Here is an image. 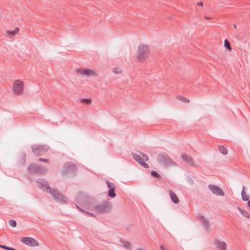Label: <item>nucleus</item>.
Instances as JSON below:
<instances>
[{"instance_id": "obj_16", "label": "nucleus", "mask_w": 250, "mask_h": 250, "mask_svg": "<svg viewBox=\"0 0 250 250\" xmlns=\"http://www.w3.org/2000/svg\"><path fill=\"white\" fill-rule=\"evenodd\" d=\"M201 222L203 223L205 230H208L209 227V223L208 219L205 218L204 216H200Z\"/></svg>"}, {"instance_id": "obj_22", "label": "nucleus", "mask_w": 250, "mask_h": 250, "mask_svg": "<svg viewBox=\"0 0 250 250\" xmlns=\"http://www.w3.org/2000/svg\"><path fill=\"white\" fill-rule=\"evenodd\" d=\"M242 199L243 201H246L249 200L250 196L249 195L246 194V192L245 190H242L241 192Z\"/></svg>"}, {"instance_id": "obj_7", "label": "nucleus", "mask_w": 250, "mask_h": 250, "mask_svg": "<svg viewBox=\"0 0 250 250\" xmlns=\"http://www.w3.org/2000/svg\"><path fill=\"white\" fill-rule=\"evenodd\" d=\"M27 170L31 174H40L45 172V168L42 166L34 163L28 166Z\"/></svg>"}, {"instance_id": "obj_15", "label": "nucleus", "mask_w": 250, "mask_h": 250, "mask_svg": "<svg viewBox=\"0 0 250 250\" xmlns=\"http://www.w3.org/2000/svg\"><path fill=\"white\" fill-rule=\"evenodd\" d=\"M169 193L173 203L176 204H178L179 203V200L176 194L171 189L169 190Z\"/></svg>"}, {"instance_id": "obj_40", "label": "nucleus", "mask_w": 250, "mask_h": 250, "mask_svg": "<svg viewBox=\"0 0 250 250\" xmlns=\"http://www.w3.org/2000/svg\"><path fill=\"white\" fill-rule=\"evenodd\" d=\"M189 183H191L192 184H193V181L191 179H190Z\"/></svg>"}, {"instance_id": "obj_33", "label": "nucleus", "mask_w": 250, "mask_h": 250, "mask_svg": "<svg viewBox=\"0 0 250 250\" xmlns=\"http://www.w3.org/2000/svg\"><path fill=\"white\" fill-rule=\"evenodd\" d=\"M85 214H87L88 216L95 217V215L90 212H88L86 211H85Z\"/></svg>"}, {"instance_id": "obj_29", "label": "nucleus", "mask_w": 250, "mask_h": 250, "mask_svg": "<svg viewBox=\"0 0 250 250\" xmlns=\"http://www.w3.org/2000/svg\"><path fill=\"white\" fill-rule=\"evenodd\" d=\"M9 225L12 227H16L17 225V222L14 220H10L9 221Z\"/></svg>"}, {"instance_id": "obj_13", "label": "nucleus", "mask_w": 250, "mask_h": 250, "mask_svg": "<svg viewBox=\"0 0 250 250\" xmlns=\"http://www.w3.org/2000/svg\"><path fill=\"white\" fill-rule=\"evenodd\" d=\"M131 155L134 159L138 162L142 166L145 168H148V165L145 162L144 160L141 157L135 153H132Z\"/></svg>"}, {"instance_id": "obj_10", "label": "nucleus", "mask_w": 250, "mask_h": 250, "mask_svg": "<svg viewBox=\"0 0 250 250\" xmlns=\"http://www.w3.org/2000/svg\"><path fill=\"white\" fill-rule=\"evenodd\" d=\"M208 188L214 194L218 196H224L225 193L221 188L218 186L210 184L208 186Z\"/></svg>"}, {"instance_id": "obj_19", "label": "nucleus", "mask_w": 250, "mask_h": 250, "mask_svg": "<svg viewBox=\"0 0 250 250\" xmlns=\"http://www.w3.org/2000/svg\"><path fill=\"white\" fill-rule=\"evenodd\" d=\"M19 29L18 27L15 28V29L12 31L7 30L6 31L7 34L11 36V37L15 36L18 32Z\"/></svg>"}, {"instance_id": "obj_12", "label": "nucleus", "mask_w": 250, "mask_h": 250, "mask_svg": "<svg viewBox=\"0 0 250 250\" xmlns=\"http://www.w3.org/2000/svg\"><path fill=\"white\" fill-rule=\"evenodd\" d=\"M181 158L183 160V161L187 163L189 166L192 167L195 166V162L192 158V157L186 153H182L181 154Z\"/></svg>"}, {"instance_id": "obj_43", "label": "nucleus", "mask_w": 250, "mask_h": 250, "mask_svg": "<svg viewBox=\"0 0 250 250\" xmlns=\"http://www.w3.org/2000/svg\"><path fill=\"white\" fill-rule=\"evenodd\" d=\"M137 250H144L143 249L138 248V249H137Z\"/></svg>"}, {"instance_id": "obj_18", "label": "nucleus", "mask_w": 250, "mask_h": 250, "mask_svg": "<svg viewBox=\"0 0 250 250\" xmlns=\"http://www.w3.org/2000/svg\"><path fill=\"white\" fill-rule=\"evenodd\" d=\"M237 209L244 216L248 218L250 217V214L248 211L239 207H237Z\"/></svg>"}, {"instance_id": "obj_28", "label": "nucleus", "mask_w": 250, "mask_h": 250, "mask_svg": "<svg viewBox=\"0 0 250 250\" xmlns=\"http://www.w3.org/2000/svg\"><path fill=\"white\" fill-rule=\"evenodd\" d=\"M105 183L107 185V187L109 189H111L112 188H115L114 184L113 183H111L109 180H106Z\"/></svg>"}, {"instance_id": "obj_45", "label": "nucleus", "mask_w": 250, "mask_h": 250, "mask_svg": "<svg viewBox=\"0 0 250 250\" xmlns=\"http://www.w3.org/2000/svg\"><path fill=\"white\" fill-rule=\"evenodd\" d=\"M77 201H78V202H79V197H78V198H77Z\"/></svg>"}, {"instance_id": "obj_1", "label": "nucleus", "mask_w": 250, "mask_h": 250, "mask_svg": "<svg viewBox=\"0 0 250 250\" xmlns=\"http://www.w3.org/2000/svg\"><path fill=\"white\" fill-rule=\"evenodd\" d=\"M36 183L40 188L46 192L49 193L53 197L54 199L58 203H67V199L62 196V194L55 189H52L50 187L48 182L43 179H38Z\"/></svg>"}, {"instance_id": "obj_26", "label": "nucleus", "mask_w": 250, "mask_h": 250, "mask_svg": "<svg viewBox=\"0 0 250 250\" xmlns=\"http://www.w3.org/2000/svg\"><path fill=\"white\" fill-rule=\"evenodd\" d=\"M177 99H179V100H180L181 101L184 102V103H188L189 102V99L186 98L185 97H183L182 96H178L177 97Z\"/></svg>"}, {"instance_id": "obj_27", "label": "nucleus", "mask_w": 250, "mask_h": 250, "mask_svg": "<svg viewBox=\"0 0 250 250\" xmlns=\"http://www.w3.org/2000/svg\"><path fill=\"white\" fill-rule=\"evenodd\" d=\"M224 45L226 47V48L229 49V50H231V47L230 44L229 42L228 41V40L226 39L224 42Z\"/></svg>"}, {"instance_id": "obj_39", "label": "nucleus", "mask_w": 250, "mask_h": 250, "mask_svg": "<svg viewBox=\"0 0 250 250\" xmlns=\"http://www.w3.org/2000/svg\"><path fill=\"white\" fill-rule=\"evenodd\" d=\"M248 205L249 207L250 208V200H248Z\"/></svg>"}, {"instance_id": "obj_36", "label": "nucleus", "mask_w": 250, "mask_h": 250, "mask_svg": "<svg viewBox=\"0 0 250 250\" xmlns=\"http://www.w3.org/2000/svg\"><path fill=\"white\" fill-rule=\"evenodd\" d=\"M197 5L199 6H203V3L202 1L199 2L197 3Z\"/></svg>"}, {"instance_id": "obj_11", "label": "nucleus", "mask_w": 250, "mask_h": 250, "mask_svg": "<svg viewBox=\"0 0 250 250\" xmlns=\"http://www.w3.org/2000/svg\"><path fill=\"white\" fill-rule=\"evenodd\" d=\"M76 72L77 73H80L81 75H85L87 76H97V73L95 71L88 68H85L83 70L78 69L76 70Z\"/></svg>"}, {"instance_id": "obj_38", "label": "nucleus", "mask_w": 250, "mask_h": 250, "mask_svg": "<svg viewBox=\"0 0 250 250\" xmlns=\"http://www.w3.org/2000/svg\"><path fill=\"white\" fill-rule=\"evenodd\" d=\"M204 18L206 20H210V19H212V18L211 17H208L207 16H205L204 17Z\"/></svg>"}, {"instance_id": "obj_8", "label": "nucleus", "mask_w": 250, "mask_h": 250, "mask_svg": "<svg viewBox=\"0 0 250 250\" xmlns=\"http://www.w3.org/2000/svg\"><path fill=\"white\" fill-rule=\"evenodd\" d=\"M13 90L16 94H21L23 91V83L20 80H16L13 84Z\"/></svg>"}, {"instance_id": "obj_24", "label": "nucleus", "mask_w": 250, "mask_h": 250, "mask_svg": "<svg viewBox=\"0 0 250 250\" xmlns=\"http://www.w3.org/2000/svg\"><path fill=\"white\" fill-rule=\"evenodd\" d=\"M80 101L82 103L85 104H90L92 102V101L90 99H87V98L80 99Z\"/></svg>"}, {"instance_id": "obj_5", "label": "nucleus", "mask_w": 250, "mask_h": 250, "mask_svg": "<svg viewBox=\"0 0 250 250\" xmlns=\"http://www.w3.org/2000/svg\"><path fill=\"white\" fill-rule=\"evenodd\" d=\"M32 152L36 156H42L46 153L49 149L47 146L33 145L31 146Z\"/></svg>"}, {"instance_id": "obj_17", "label": "nucleus", "mask_w": 250, "mask_h": 250, "mask_svg": "<svg viewBox=\"0 0 250 250\" xmlns=\"http://www.w3.org/2000/svg\"><path fill=\"white\" fill-rule=\"evenodd\" d=\"M21 158L19 161V164L22 166L24 165L26 162V154L24 152H22L21 155Z\"/></svg>"}, {"instance_id": "obj_23", "label": "nucleus", "mask_w": 250, "mask_h": 250, "mask_svg": "<svg viewBox=\"0 0 250 250\" xmlns=\"http://www.w3.org/2000/svg\"><path fill=\"white\" fill-rule=\"evenodd\" d=\"M121 243L124 245V246L128 250H131L132 249L131 244L129 242L123 241H121Z\"/></svg>"}, {"instance_id": "obj_31", "label": "nucleus", "mask_w": 250, "mask_h": 250, "mask_svg": "<svg viewBox=\"0 0 250 250\" xmlns=\"http://www.w3.org/2000/svg\"><path fill=\"white\" fill-rule=\"evenodd\" d=\"M139 152L143 157V159L144 160V161L145 160L146 161H147L148 160V157L146 154L140 151Z\"/></svg>"}, {"instance_id": "obj_4", "label": "nucleus", "mask_w": 250, "mask_h": 250, "mask_svg": "<svg viewBox=\"0 0 250 250\" xmlns=\"http://www.w3.org/2000/svg\"><path fill=\"white\" fill-rule=\"evenodd\" d=\"M149 55V51L148 46L141 44L138 49L137 58L138 60L141 62H144Z\"/></svg>"}, {"instance_id": "obj_9", "label": "nucleus", "mask_w": 250, "mask_h": 250, "mask_svg": "<svg viewBox=\"0 0 250 250\" xmlns=\"http://www.w3.org/2000/svg\"><path fill=\"white\" fill-rule=\"evenodd\" d=\"M21 241L25 244L26 245L31 246V247H35L39 246V243L34 238L28 237H22L21 239Z\"/></svg>"}, {"instance_id": "obj_3", "label": "nucleus", "mask_w": 250, "mask_h": 250, "mask_svg": "<svg viewBox=\"0 0 250 250\" xmlns=\"http://www.w3.org/2000/svg\"><path fill=\"white\" fill-rule=\"evenodd\" d=\"M112 204L108 201H104L94 207L95 210L99 213H108L112 208Z\"/></svg>"}, {"instance_id": "obj_34", "label": "nucleus", "mask_w": 250, "mask_h": 250, "mask_svg": "<svg viewBox=\"0 0 250 250\" xmlns=\"http://www.w3.org/2000/svg\"><path fill=\"white\" fill-rule=\"evenodd\" d=\"M39 161L42 162H45V163H47L49 161V160L48 159H44V158H39Z\"/></svg>"}, {"instance_id": "obj_32", "label": "nucleus", "mask_w": 250, "mask_h": 250, "mask_svg": "<svg viewBox=\"0 0 250 250\" xmlns=\"http://www.w3.org/2000/svg\"><path fill=\"white\" fill-rule=\"evenodd\" d=\"M76 207L79 209V210H80L81 212L85 213L86 211L85 210H84L83 208H80L77 205H76Z\"/></svg>"}, {"instance_id": "obj_42", "label": "nucleus", "mask_w": 250, "mask_h": 250, "mask_svg": "<svg viewBox=\"0 0 250 250\" xmlns=\"http://www.w3.org/2000/svg\"><path fill=\"white\" fill-rule=\"evenodd\" d=\"M246 187H245V186H243V189H242V190H245V189H246Z\"/></svg>"}, {"instance_id": "obj_20", "label": "nucleus", "mask_w": 250, "mask_h": 250, "mask_svg": "<svg viewBox=\"0 0 250 250\" xmlns=\"http://www.w3.org/2000/svg\"><path fill=\"white\" fill-rule=\"evenodd\" d=\"M116 188H112L111 189H109L108 191V195L111 198H114L116 194L115 192V189Z\"/></svg>"}, {"instance_id": "obj_14", "label": "nucleus", "mask_w": 250, "mask_h": 250, "mask_svg": "<svg viewBox=\"0 0 250 250\" xmlns=\"http://www.w3.org/2000/svg\"><path fill=\"white\" fill-rule=\"evenodd\" d=\"M215 244L220 250H227V245L225 242L216 240Z\"/></svg>"}, {"instance_id": "obj_41", "label": "nucleus", "mask_w": 250, "mask_h": 250, "mask_svg": "<svg viewBox=\"0 0 250 250\" xmlns=\"http://www.w3.org/2000/svg\"><path fill=\"white\" fill-rule=\"evenodd\" d=\"M189 183H191L192 184H193V181L191 179H190Z\"/></svg>"}, {"instance_id": "obj_44", "label": "nucleus", "mask_w": 250, "mask_h": 250, "mask_svg": "<svg viewBox=\"0 0 250 250\" xmlns=\"http://www.w3.org/2000/svg\"><path fill=\"white\" fill-rule=\"evenodd\" d=\"M233 27L236 28V24H233Z\"/></svg>"}, {"instance_id": "obj_30", "label": "nucleus", "mask_w": 250, "mask_h": 250, "mask_svg": "<svg viewBox=\"0 0 250 250\" xmlns=\"http://www.w3.org/2000/svg\"><path fill=\"white\" fill-rule=\"evenodd\" d=\"M113 72L115 73L120 74L122 73V70L119 67H115L113 68Z\"/></svg>"}, {"instance_id": "obj_37", "label": "nucleus", "mask_w": 250, "mask_h": 250, "mask_svg": "<svg viewBox=\"0 0 250 250\" xmlns=\"http://www.w3.org/2000/svg\"><path fill=\"white\" fill-rule=\"evenodd\" d=\"M160 250H167L163 245L160 246Z\"/></svg>"}, {"instance_id": "obj_35", "label": "nucleus", "mask_w": 250, "mask_h": 250, "mask_svg": "<svg viewBox=\"0 0 250 250\" xmlns=\"http://www.w3.org/2000/svg\"><path fill=\"white\" fill-rule=\"evenodd\" d=\"M0 248L7 250V248H8V247L5 245H1L0 244Z\"/></svg>"}, {"instance_id": "obj_6", "label": "nucleus", "mask_w": 250, "mask_h": 250, "mask_svg": "<svg viewBox=\"0 0 250 250\" xmlns=\"http://www.w3.org/2000/svg\"><path fill=\"white\" fill-rule=\"evenodd\" d=\"M157 159L158 162L165 167L171 166L176 165V163L172 161L168 156H165L161 154H159Z\"/></svg>"}, {"instance_id": "obj_2", "label": "nucleus", "mask_w": 250, "mask_h": 250, "mask_svg": "<svg viewBox=\"0 0 250 250\" xmlns=\"http://www.w3.org/2000/svg\"><path fill=\"white\" fill-rule=\"evenodd\" d=\"M77 170L76 164L73 162H66L63 166V168L61 171L62 175L64 176H70L74 175Z\"/></svg>"}, {"instance_id": "obj_21", "label": "nucleus", "mask_w": 250, "mask_h": 250, "mask_svg": "<svg viewBox=\"0 0 250 250\" xmlns=\"http://www.w3.org/2000/svg\"><path fill=\"white\" fill-rule=\"evenodd\" d=\"M218 150L220 153L224 155H226L228 153V149L223 146H219Z\"/></svg>"}, {"instance_id": "obj_25", "label": "nucleus", "mask_w": 250, "mask_h": 250, "mask_svg": "<svg viewBox=\"0 0 250 250\" xmlns=\"http://www.w3.org/2000/svg\"><path fill=\"white\" fill-rule=\"evenodd\" d=\"M150 174L154 178H159L161 177L160 175L155 170H151L150 172Z\"/></svg>"}]
</instances>
